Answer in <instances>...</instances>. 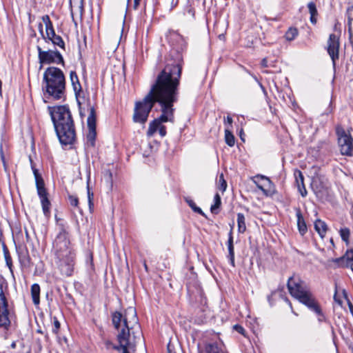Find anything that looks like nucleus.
I'll return each instance as SVG.
<instances>
[{"label": "nucleus", "instance_id": "obj_1", "mask_svg": "<svg viewBox=\"0 0 353 353\" xmlns=\"http://www.w3.org/2000/svg\"><path fill=\"white\" fill-rule=\"evenodd\" d=\"M182 68L179 64L167 65L158 75L147 95L134 105L133 121L144 124L155 103H159L161 114L149 123L147 135L151 137L158 130L161 137L166 135L163 123H174V103L178 100V87Z\"/></svg>", "mask_w": 353, "mask_h": 353}, {"label": "nucleus", "instance_id": "obj_2", "mask_svg": "<svg viewBox=\"0 0 353 353\" xmlns=\"http://www.w3.org/2000/svg\"><path fill=\"white\" fill-rule=\"evenodd\" d=\"M112 321L117 331V336L119 343V346L114 347L121 350V353H130V350L134 348L136 343L142 337L136 310L130 307L125 311L124 315L119 312H114L112 314Z\"/></svg>", "mask_w": 353, "mask_h": 353}, {"label": "nucleus", "instance_id": "obj_3", "mask_svg": "<svg viewBox=\"0 0 353 353\" xmlns=\"http://www.w3.org/2000/svg\"><path fill=\"white\" fill-rule=\"evenodd\" d=\"M50 114L61 143L72 144L75 141L76 132L69 108L66 105L50 108Z\"/></svg>", "mask_w": 353, "mask_h": 353}, {"label": "nucleus", "instance_id": "obj_4", "mask_svg": "<svg viewBox=\"0 0 353 353\" xmlns=\"http://www.w3.org/2000/svg\"><path fill=\"white\" fill-rule=\"evenodd\" d=\"M43 88L49 98L54 100H64L65 80L63 71L56 67L48 68L43 73Z\"/></svg>", "mask_w": 353, "mask_h": 353}, {"label": "nucleus", "instance_id": "obj_5", "mask_svg": "<svg viewBox=\"0 0 353 353\" xmlns=\"http://www.w3.org/2000/svg\"><path fill=\"white\" fill-rule=\"evenodd\" d=\"M288 288L293 297L298 299L316 314H321L319 305L303 281L295 279L294 277H290L288 281Z\"/></svg>", "mask_w": 353, "mask_h": 353}, {"label": "nucleus", "instance_id": "obj_6", "mask_svg": "<svg viewBox=\"0 0 353 353\" xmlns=\"http://www.w3.org/2000/svg\"><path fill=\"white\" fill-rule=\"evenodd\" d=\"M29 160L32 172L35 178L37 189L38 194L41 199L43 211L44 214L47 216L50 214V202L48 198V192H46V190L44 187L43 180L41 176L39 174L38 170L35 168L34 165L33 164V161L31 157H29Z\"/></svg>", "mask_w": 353, "mask_h": 353}, {"label": "nucleus", "instance_id": "obj_7", "mask_svg": "<svg viewBox=\"0 0 353 353\" xmlns=\"http://www.w3.org/2000/svg\"><path fill=\"white\" fill-rule=\"evenodd\" d=\"M338 143L342 155L353 156V139L344 129L338 127L336 128Z\"/></svg>", "mask_w": 353, "mask_h": 353}, {"label": "nucleus", "instance_id": "obj_8", "mask_svg": "<svg viewBox=\"0 0 353 353\" xmlns=\"http://www.w3.org/2000/svg\"><path fill=\"white\" fill-rule=\"evenodd\" d=\"M69 244L70 242L65 234L57 236L54 242V249L57 259H63V258L72 256Z\"/></svg>", "mask_w": 353, "mask_h": 353}, {"label": "nucleus", "instance_id": "obj_9", "mask_svg": "<svg viewBox=\"0 0 353 353\" xmlns=\"http://www.w3.org/2000/svg\"><path fill=\"white\" fill-rule=\"evenodd\" d=\"M252 181L264 195L269 196L275 193L274 185L268 177L257 174L252 178Z\"/></svg>", "mask_w": 353, "mask_h": 353}, {"label": "nucleus", "instance_id": "obj_10", "mask_svg": "<svg viewBox=\"0 0 353 353\" xmlns=\"http://www.w3.org/2000/svg\"><path fill=\"white\" fill-rule=\"evenodd\" d=\"M3 281L0 280V327L7 328L10 325L8 303L4 294Z\"/></svg>", "mask_w": 353, "mask_h": 353}, {"label": "nucleus", "instance_id": "obj_11", "mask_svg": "<svg viewBox=\"0 0 353 353\" xmlns=\"http://www.w3.org/2000/svg\"><path fill=\"white\" fill-rule=\"evenodd\" d=\"M39 58L41 63H64L62 55L58 51H44L38 46Z\"/></svg>", "mask_w": 353, "mask_h": 353}, {"label": "nucleus", "instance_id": "obj_12", "mask_svg": "<svg viewBox=\"0 0 353 353\" xmlns=\"http://www.w3.org/2000/svg\"><path fill=\"white\" fill-rule=\"evenodd\" d=\"M43 21L46 25V34L47 38L50 40L54 45L58 46L64 50L65 43L60 36L55 34L52 23L50 21L49 17L48 15L44 16L43 17Z\"/></svg>", "mask_w": 353, "mask_h": 353}, {"label": "nucleus", "instance_id": "obj_13", "mask_svg": "<svg viewBox=\"0 0 353 353\" xmlns=\"http://www.w3.org/2000/svg\"><path fill=\"white\" fill-rule=\"evenodd\" d=\"M339 37L334 34H331L327 40V51L332 61L334 66L336 65V61L339 59Z\"/></svg>", "mask_w": 353, "mask_h": 353}, {"label": "nucleus", "instance_id": "obj_14", "mask_svg": "<svg viewBox=\"0 0 353 353\" xmlns=\"http://www.w3.org/2000/svg\"><path fill=\"white\" fill-rule=\"evenodd\" d=\"M89 133L87 135V139L94 145L96 137V112L93 106L89 108V115L87 119Z\"/></svg>", "mask_w": 353, "mask_h": 353}, {"label": "nucleus", "instance_id": "obj_15", "mask_svg": "<svg viewBox=\"0 0 353 353\" xmlns=\"http://www.w3.org/2000/svg\"><path fill=\"white\" fill-rule=\"evenodd\" d=\"M311 186L318 197L321 198L327 194V183L323 179H321L319 176L313 177Z\"/></svg>", "mask_w": 353, "mask_h": 353}, {"label": "nucleus", "instance_id": "obj_16", "mask_svg": "<svg viewBox=\"0 0 353 353\" xmlns=\"http://www.w3.org/2000/svg\"><path fill=\"white\" fill-rule=\"evenodd\" d=\"M60 264L59 268L63 275L69 276H71L73 272V256L59 259Z\"/></svg>", "mask_w": 353, "mask_h": 353}, {"label": "nucleus", "instance_id": "obj_17", "mask_svg": "<svg viewBox=\"0 0 353 353\" xmlns=\"http://www.w3.org/2000/svg\"><path fill=\"white\" fill-rule=\"evenodd\" d=\"M296 216L297 218V227L299 233L301 236H303L307 231L306 223L305 219L302 215L301 210L299 208H296Z\"/></svg>", "mask_w": 353, "mask_h": 353}, {"label": "nucleus", "instance_id": "obj_18", "mask_svg": "<svg viewBox=\"0 0 353 353\" xmlns=\"http://www.w3.org/2000/svg\"><path fill=\"white\" fill-rule=\"evenodd\" d=\"M207 353H228L225 350V345L221 342H214L206 347Z\"/></svg>", "mask_w": 353, "mask_h": 353}, {"label": "nucleus", "instance_id": "obj_19", "mask_svg": "<svg viewBox=\"0 0 353 353\" xmlns=\"http://www.w3.org/2000/svg\"><path fill=\"white\" fill-rule=\"evenodd\" d=\"M83 2L84 0H70L72 17H73L74 10H75L79 16L82 17L84 12Z\"/></svg>", "mask_w": 353, "mask_h": 353}, {"label": "nucleus", "instance_id": "obj_20", "mask_svg": "<svg viewBox=\"0 0 353 353\" xmlns=\"http://www.w3.org/2000/svg\"><path fill=\"white\" fill-rule=\"evenodd\" d=\"M70 77L73 87V90L75 92L76 97L78 99L80 97V93L81 92V86L79 81L78 77L75 72L71 71L70 74Z\"/></svg>", "mask_w": 353, "mask_h": 353}, {"label": "nucleus", "instance_id": "obj_21", "mask_svg": "<svg viewBox=\"0 0 353 353\" xmlns=\"http://www.w3.org/2000/svg\"><path fill=\"white\" fill-rule=\"evenodd\" d=\"M228 250L229 252V259L230 264L234 267V244H233V236H232V230H231L229 233V237L228 240Z\"/></svg>", "mask_w": 353, "mask_h": 353}, {"label": "nucleus", "instance_id": "obj_22", "mask_svg": "<svg viewBox=\"0 0 353 353\" xmlns=\"http://www.w3.org/2000/svg\"><path fill=\"white\" fill-rule=\"evenodd\" d=\"M314 229L321 238H323L327 230V224L321 219H317L314 222Z\"/></svg>", "mask_w": 353, "mask_h": 353}, {"label": "nucleus", "instance_id": "obj_23", "mask_svg": "<svg viewBox=\"0 0 353 353\" xmlns=\"http://www.w3.org/2000/svg\"><path fill=\"white\" fill-rule=\"evenodd\" d=\"M31 296L34 305L40 303V286L34 283L31 286Z\"/></svg>", "mask_w": 353, "mask_h": 353}, {"label": "nucleus", "instance_id": "obj_24", "mask_svg": "<svg viewBox=\"0 0 353 353\" xmlns=\"http://www.w3.org/2000/svg\"><path fill=\"white\" fill-rule=\"evenodd\" d=\"M307 8L309 10V12L310 14V22L312 24H316V16L317 15L318 12H317L315 3L312 1L309 2L307 4Z\"/></svg>", "mask_w": 353, "mask_h": 353}, {"label": "nucleus", "instance_id": "obj_25", "mask_svg": "<svg viewBox=\"0 0 353 353\" xmlns=\"http://www.w3.org/2000/svg\"><path fill=\"white\" fill-rule=\"evenodd\" d=\"M335 263H341L345 264L346 263L353 261V250H347L343 257L334 259Z\"/></svg>", "mask_w": 353, "mask_h": 353}, {"label": "nucleus", "instance_id": "obj_26", "mask_svg": "<svg viewBox=\"0 0 353 353\" xmlns=\"http://www.w3.org/2000/svg\"><path fill=\"white\" fill-rule=\"evenodd\" d=\"M238 232L244 233L246 230L245 218L242 213L237 214Z\"/></svg>", "mask_w": 353, "mask_h": 353}, {"label": "nucleus", "instance_id": "obj_27", "mask_svg": "<svg viewBox=\"0 0 353 353\" xmlns=\"http://www.w3.org/2000/svg\"><path fill=\"white\" fill-rule=\"evenodd\" d=\"M225 143L230 147L234 146L235 144V138L229 129L225 130Z\"/></svg>", "mask_w": 353, "mask_h": 353}, {"label": "nucleus", "instance_id": "obj_28", "mask_svg": "<svg viewBox=\"0 0 353 353\" xmlns=\"http://www.w3.org/2000/svg\"><path fill=\"white\" fill-rule=\"evenodd\" d=\"M339 233L342 240L346 243V245H348L350 242L349 239L350 236V231L349 228H341L339 231Z\"/></svg>", "mask_w": 353, "mask_h": 353}, {"label": "nucleus", "instance_id": "obj_29", "mask_svg": "<svg viewBox=\"0 0 353 353\" xmlns=\"http://www.w3.org/2000/svg\"><path fill=\"white\" fill-rule=\"evenodd\" d=\"M298 35V30L295 28H290L286 32L285 37L288 41L294 40Z\"/></svg>", "mask_w": 353, "mask_h": 353}, {"label": "nucleus", "instance_id": "obj_30", "mask_svg": "<svg viewBox=\"0 0 353 353\" xmlns=\"http://www.w3.org/2000/svg\"><path fill=\"white\" fill-rule=\"evenodd\" d=\"M214 203L213 205H212L210 210L212 213H217V212L216 210L218 208H219V207L221 204V196L218 193H216L214 195Z\"/></svg>", "mask_w": 353, "mask_h": 353}, {"label": "nucleus", "instance_id": "obj_31", "mask_svg": "<svg viewBox=\"0 0 353 353\" xmlns=\"http://www.w3.org/2000/svg\"><path fill=\"white\" fill-rule=\"evenodd\" d=\"M294 176L296 179V183L297 185V187L299 186H303L304 185V177L302 174V172L300 170H296L294 172Z\"/></svg>", "mask_w": 353, "mask_h": 353}, {"label": "nucleus", "instance_id": "obj_32", "mask_svg": "<svg viewBox=\"0 0 353 353\" xmlns=\"http://www.w3.org/2000/svg\"><path fill=\"white\" fill-rule=\"evenodd\" d=\"M69 202L71 206L74 207L77 209L80 213H81V210L79 206V199L74 195H69L68 196Z\"/></svg>", "mask_w": 353, "mask_h": 353}, {"label": "nucleus", "instance_id": "obj_33", "mask_svg": "<svg viewBox=\"0 0 353 353\" xmlns=\"http://www.w3.org/2000/svg\"><path fill=\"white\" fill-rule=\"evenodd\" d=\"M188 203L189 206L192 208V210L194 212H195L198 214L204 215V213L203 212L202 210L200 208L197 207L193 201H192V200L188 201Z\"/></svg>", "mask_w": 353, "mask_h": 353}, {"label": "nucleus", "instance_id": "obj_34", "mask_svg": "<svg viewBox=\"0 0 353 353\" xmlns=\"http://www.w3.org/2000/svg\"><path fill=\"white\" fill-rule=\"evenodd\" d=\"M219 190H221L222 192H224L226 190L227 183L224 179L223 174H221L219 176Z\"/></svg>", "mask_w": 353, "mask_h": 353}, {"label": "nucleus", "instance_id": "obj_35", "mask_svg": "<svg viewBox=\"0 0 353 353\" xmlns=\"http://www.w3.org/2000/svg\"><path fill=\"white\" fill-rule=\"evenodd\" d=\"M104 179L108 183H112V172L108 170L104 173Z\"/></svg>", "mask_w": 353, "mask_h": 353}, {"label": "nucleus", "instance_id": "obj_36", "mask_svg": "<svg viewBox=\"0 0 353 353\" xmlns=\"http://www.w3.org/2000/svg\"><path fill=\"white\" fill-rule=\"evenodd\" d=\"M59 328H60V323L57 320V319L56 317H54V327L52 328V332L54 334H57Z\"/></svg>", "mask_w": 353, "mask_h": 353}, {"label": "nucleus", "instance_id": "obj_37", "mask_svg": "<svg viewBox=\"0 0 353 353\" xmlns=\"http://www.w3.org/2000/svg\"><path fill=\"white\" fill-rule=\"evenodd\" d=\"M298 189H299V191L301 195L303 197H305L307 195V190L305 189V185L299 186Z\"/></svg>", "mask_w": 353, "mask_h": 353}, {"label": "nucleus", "instance_id": "obj_38", "mask_svg": "<svg viewBox=\"0 0 353 353\" xmlns=\"http://www.w3.org/2000/svg\"><path fill=\"white\" fill-rule=\"evenodd\" d=\"M92 196H93V194L90 193V190L88 189V204H89L90 208H91V207L93 205Z\"/></svg>", "mask_w": 353, "mask_h": 353}, {"label": "nucleus", "instance_id": "obj_39", "mask_svg": "<svg viewBox=\"0 0 353 353\" xmlns=\"http://www.w3.org/2000/svg\"><path fill=\"white\" fill-rule=\"evenodd\" d=\"M234 329L236 332H238L239 333H240V334H244V332H245L244 328H243L242 326L239 325H234Z\"/></svg>", "mask_w": 353, "mask_h": 353}, {"label": "nucleus", "instance_id": "obj_40", "mask_svg": "<svg viewBox=\"0 0 353 353\" xmlns=\"http://www.w3.org/2000/svg\"><path fill=\"white\" fill-rule=\"evenodd\" d=\"M340 266L350 268L351 269V270L353 272V261L346 263L345 264H341Z\"/></svg>", "mask_w": 353, "mask_h": 353}, {"label": "nucleus", "instance_id": "obj_41", "mask_svg": "<svg viewBox=\"0 0 353 353\" xmlns=\"http://www.w3.org/2000/svg\"><path fill=\"white\" fill-rule=\"evenodd\" d=\"M261 66L263 68H268L269 66L268 63V59L266 58H264L261 61Z\"/></svg>", "mask_w": 353, "mask_h": 353}, {"label": "nucleus", "instance_id": "obj_42", "mask_svg": "<svg viewBox=\"0 0 353 353\" xmlns=\"http://www.w3.org/2000/svg\"><path fill=\"white\" fill-rule=\"evenodd\" d=\"M141 0H134L133 8L137 10L140 4Z\"/></svg>", "mask_w": 353, "mask_h": 353}, {"label": "nucleus", "instance_id": "obj_43", "mask_svg": "<svg viewBox=\"0 0 353 353\" xmlns=\"http://www.w3.org/2000/svg\"><path fill=\"white\" fill-rule=\"evenodd\" d=\"M224 121L227 122L228 124L232 125L233 120L232 118L230 116H228L226 118L224 119Z\"/></svg>", "mask_w": 353, "mask_h": 353}, {"label": "nucleus", "instance_id": "obj_44", "mask_svg": "<svg viewBox=\"0 0 353 353\" xmlns=\"http://www.w3.org/2000/svg\"><path fill=\"white\" fill-rule=\"evenodd\" d=\"M12 232H17L19 234L20 233V230L18 227L12 228Z\"/></svg>", "mask_w": 353, "mask_h": 353}, {"label": "nucleus", "instance_id": "obj_45", "mask_svg": "<svg viewBox=\"0 0 353 353\" xmlns=\"http://www.w3.org/2000/svg\"><path fill=\"white\" fill-rule=\"evenodd\" d=\"M30 142H31V147H32V148H34V144L33 139H32L31 135H30Z\"/></svg>", "mask_w": 353, "mask_h": 353}, {"label": "nucleus", "instance_id": "obj_46", "mask_svg": "<svg viewBox=\"0 0 353 353\" xmlns=\"http://www.w3.org/2000/svg\"><path fill=\"white\" fill-rule=\"evenodd\" d=\"M1 159H2L3 163V165H5V159H4L3 154H1Z\"/></svg>", "mask_w": 353, "mask_h": 353}, {"label": "nucleus", "instance_id": "obj_47", "mask_svg": "<svg viewBox=\"0 0 353 353\" xmlns=\"http://www.w3.org/2000/svg\"><path fill=\"white\" fill-rule=\"evenodd\" d=\"M242 135H243V130H241V131H240V137H241V139L242 140H243V137H242Z\"/></svg>", "mask_w": 353, "mask_h": 353}, {"label": "nucleus", "instance_id": "obj_48", "mask_svg": "<svg viewBox=\"0 0 353 353\" xmlns=\"http://www.w3.org/2000/svg\"><path fill=\"white\" fill-rule=\"evenodd\" d=\"M144 268H145V270L146 271H148V265H147V264H146V263H145V262L144 263Z\"/></svg>", "mask_w": 353, "mask_h": 353}, {"label": "nucleus", "instance_id": "obj_49", "mask_svg": "<svg viewBox=\"0 0 353 353\" xmlns=\"http://www.w3.org/2000/svg\"><path fill=\"white\" fill-rule=\"evenodd\" d=\"M12 347H15V343H13L12 344Z\"/></svg>", "mask_w": 353, "mask_h": 353}]
</instances>
